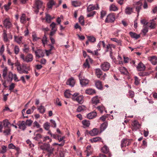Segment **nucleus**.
I'll return each instance as SVG.
<instances>
[{"label": "nucleus", "mask_w": 157, "mask_h": 157, "mask_svg": "<svg viewBox=\"0 0 157 157\" xmlns=\"http://www.w3.org/2000/svg\"><path fill=\"white\" fill-rule=\"evenodd\" d=\"M13 75L11 71H9L8 72L7 75H6V78L3 79L8 82H11L13 78Z\"/></svg>", "instance_id": "nucleus-11"}, {"label": "nucleus", "mask_w": 157, "mask_h": 157, "mask_svg": "<svg viewBox=\"0 0 157 157\" xmlns=\"http://www.w3.org/2000/svg\"><path fill=\"white\" fill-rule=\"evenodd\" d=\"M86 152L87 153L86 156H88L91 155L93 151V149L90 145H88L86 147Z\"/></svg>", "instance_id": "nucleus-18"}, {"label": "nucleus", "mask_w": 157, "mask_h": 157, "mask_svg": "<svg viewBox=\"0 0 157 157\" xmlns=\"http://www.w3.org/2000/svg\"><path fill=\"white\" fill-rule=\"evenodd\" d=\"M77 111L78 112H81L82 111H84L86 110V107L83 105H82L78 106L77 109Z\"/></svg>", "instance_id": "nucleus-42"}, {"label": "nucleus", "mask_w": 157, "mask_h": 157, "mask_svg": "<svg viewBox=\"0 0 157 157\" xmlns=\"http://www.w3.org/2000/svg\"><path fill=\"white\" fill-rule=\"evenodd\" d=\"M134 78L135 80V82H134V84L138 86L140 84V79L139 78L136 76H134Z\"/></svg>", "instance_id": "nucleus-39"}, {"label": "nucleus", "mask_w": 157, "mask_h": 157, "mask_svg": "<svg viewBox=\"0 0 157 157\" xmlns=\"http://www.w3.org/2000/svg\"><path fill=\"white\" fill-rule=\"evenodd\" d=\"M10 124V122L7 120H4L3 121V126L4 128H9L8 127L9 125Z\"/></svg>", "instance_id": "nucleus-45"}, {"label": "nucleus", "mask_w": 157, "mask_h": 157, "mask_svg": "<svg viewBox=\"0 0 157 157\" xmlns=\"http://www.w3.org/2000/svg\"><path fill=\"white\" fill-rule=\"evenodd\" d=\"M92 101L93 104L96 105L99 103L100 101L98 99V97L96 96L92 98Z\"/></svg>", "instance_id": "nucleus-31"}, {"label": "nucleus", "mask_w": 157, "mask_h": 157, "mask_svg": "<svg viewBox=\"0 0 157 157\" xmlns=\"http://www.w3.org/2000/svg\"><path fill=\"white\" fill-rule=\"evenodd\" d=\"M146 25L147 26H149L151 29L154 28L155 26V24L153 20L151 22L147 23Z\"/></svg>", "instance_id": "nucleus-29"}, {"label": "nucleus", "mask_w": 157, "mask_h": 157, "mask_svg": "<svg viewBox=\"0 0 157 157\" xmlns=\"http://www.w3.org/2000/svg\"><path fill=\"white\" fill-rule=\"evenodd\" d=\"M132 129L133 130L136 131V130L139 129L140 127V124L136 121H134L133 122H132Z\"/></svg>", "instance_id": "nucleus-13"}, {"label": "nucleus", "mask_w": 157, "mask_h": 157, "mask_svg": "<svg viewBox=\"0 0 157 157\" xmlns=\"http://www.w3.org/2000/svg\"><path fill=\"white\" fill-rule=\"evenodd\" d=\"M96 116V112H93L88 113L87 115V117L89 119H91L95 117Z\"/></svg>", "instance_id": "nucleus-19"}, {"label": "nucleus", "mask_w": 157, "mask_h": 157, "mask_svg": "<svg viewBox=\"0 0 157 157\" xmlns=\"http://www.w3.org/2000/svg\"><path fill=\"white\" fill-rule=\"evenodd\" d=\"M46 20L48 22H50L51 20L52 19L50 15L48 14H46Z\"/></svg>", "instance_id": "nucleus-49"}, {"label": "nucleus", "mask_w": 157, "mask_h": 157, "mask_svg": "<svg viewBox=\"0 0 157 157\" xmlns=\"http://www.w3.org/2000/svg\"><path fill=\"white\" fill-rule=\"evenodd\" d=\"M106 13L104 11L102 10L101 12V18L102 19L106 15Z\"/></svg>", "instance_id": "nucleus-64"}, {"label": "nucleus", "mask_w": 157, "mask_h": 157, "mask_svg": "<svg viewBox=\"0 0 157 157\" xmlns=\"http://www.w3.org/2000/svg\"><path fill=\"white\" fill-rule=\"evenodd\" d=\"M82 123L84 126L86 127H88L90 125V121L86 120H83Z\"/></svg>", "instance_id": "nucleus-38"}, {"label": "nucleus", "mask_w": 157, "mask_h": 157, "mask_svg": "<svg viewBox=\"0 0 157 157\" xmlns=\"http://www.w3.org/2000/svg\"><path fill=\"white\" fill-rule=\"evenodd\" d=\"M8 147L10 149H15L17 152H18L20 148L18 147H16L13 144H10L9 145Z\"/></svg>", "instance_id": "nucleus-32"}, {"label": "nucleus", "mask_w": 157, "mask_h": 157, "mask_svg": "<svg viewBox=\"0 0 157 157\" xmlns=\"http://www.w3.org/2000/svg\"><path fill=\"white\" fill-rule=\"evenodd\" d=\"M108 124L107 122H105L102 124L100 126V129L101 131H104L107 127Z\"/></svg>", "instance_id": "nucleus-36"}, {"label": "nucleus", "mask_w": 157, "mask_h": 157, "mask_svg": "<svg viewBox=\"0 0 157 157\" xmlns=\"http://www.w3.org/2000/svg\"><path fill=\"white\" fill-rule=\"evenodd\" d=\"M66 83L67 85H69L71 86H73L75 83V80L73 78H71L67 81Z\"/></svg>", "instance_id": "nucleus-24"}, {"label": "nucleus", "mask_w": 157, "mask_h": 157, "mask_svg": "<svg viewBox=\"0 0 157 157\" xmlns=\"http://www.w3.org/2000/svg\"><path fill=\"white\" fill-rule=\"evenodd\" d=\"M86 93L90 95H92L95 93V91L94 90L90 89L86 90Z\"/></svg>", "instance_id": "nucleus-37"}, {"label": "nucleus", "mask_w": 157, "mask_h": 157, "mask_svg": "<svg viewBox=\"0 0 157 157\" xmlns=\"http://www.w3.org/2000/svg\"><path fill=\"white\" fill-rule=\"evenodd\" d=\"M115 20V15L114 13H110L107 16L105 20L106 23L112 22Z\"/></svg>", "instance_id": "nucleus-5"}, {"label": "nucleus", "mask_w": 157, "mask_h": 157, "mask_svg": "<svg viewBox=\"0 0 157 157\" xmlns=\"http://www.w3.org/2000/svg\"><path fill=\"white\" fill-rule=\"evenodd\" d=\"M38 110L40 113H43L45 111V109L44 107L41 105L38 108Z\"/></svg>", "instance_id": "nucleus-41"}, {"label": "nucleus", "mask_w": 157, "mask_h": 157, "mask_svg": "<svg viewBox=\"0 0 157 157\" xmlns=\"http://www.w3.org/2000/svg\"><path fill=\"white\" fill-rule=\"evenodd\" d=\"M42 138V136L40 134H37L36 136L33 138L35 140L38 141L39 139Z\"/></svg>", "instance_id": "nucleus-47"}, {"label": "nucleus", "mask_w": 157, "mask_h": 157, "mask_svg": "<svg viewBox=\"0 0 157 157\" xmlns=\"http://www.w3.org/2000/svg\"><path fill=\"white\" fill-rule=\"evenodd\" d=\"M133 12V8L130 7H127L125 9V13L127 14H130Z\"/></svg>", "instance_id": "nucleus-22"}, {"label": "nucleus", "mask_w": 157, "mask_h": 157, "mask_svg": "<svg viewBox=\"0 0 157 157\" xmlns=\"http://www.w3.org/2000/svg\"><path fill=\"white\" fill-rule=\"evenodd\" d=\"M148 60L154 65L157 64V57L156 56H150L148 58Z\"/></svg>", "instance_id": "nucleus-10"}, {"label": "nucleus", "mask_w": 157, "mask_h": 157, "mask_svg": "<svg viewBox=\"0 0 157 157\" xmlns=\"http://www.w3.org/2000/svg\"><path fill=\"white\" fill-rule=\"evenodd\" d=\"M132 139H123L121 142V147L122 148L124 147H126L127 146L129 145L132 140Z\"/></svg>", "instance_id": "nucleus-4"}, {"label": "nucleus", "mask_w": 157, "mask_h": 157, "mask_svg": "<svg viewBox=\"0 0 157 157\" xmlns=\"http://www.w3.org/2000/svg\"><path fill=\"white\" fill-rule=\"evenodd\" d=\"M73 100H75L76 101L80 104H82L83 102V97L82 96L80 95L76 98H75Z\"/></svg>", "instance_id": "nucleus-27"}, {"label": "nucleus", "mask_w": 157, "mask_h": 157, "mask_svg": "<svg viewBox=\"0 0 157 157\" xmlns=\"http://www.w3.org/2000/svg\"><path fill=\"white\" fill-rule=\"evenodd\" d=\"M109 9L110 10L113 11H116L118 10L117 7L113 4H112L110 6Z\"/></svg>", "instance_id": "nucleus-50"}, {"label": "nucleus", "mask_w": 157, "mask_h": 157, "mask_svg": "<svg viewBox=\"0 0 157 157\" xmlns=\"http://www.w3.org/2000/svg\"><path fill=\"white\" fill-rule=\"evenodd\" d=\"M143 5V3L140 1L137 2L135 5L134 7L136 9V10L137 12V16L139 15L140 10L141 9Z\"/></svg>", "instance_id": "nucleus-8"}, {"label": "nucleus", "mask_w": 157, "mask_h": 157, "mask_svg": "<svg viewBox=\"0 0 157 157\" xmlns=\"http://www.w3.org/2000/svg\"><path fill=\"white\" fill-rule=\"evenodd\" d=\"M11 2H9L7 4L4 5V9L6 11H7L10 9V6L11 5Z\"/></svg>", "instance_id": "nucleus-53"}, {"label": "nucleus", "mask_w": 157, "mask_h": 157, "mask_svg": "<svg viewBox=\"0 0 157 157\" xmlns=\"http://www.w3.org/2000/svg\"><path fill=\"white\" fill-rule=\"evenodd\" d=\"M99 7L98 4H96V6H94L93 5H90L87 7V10L88 12H90L94 10H98Z\"/></svg>", "instance_id": "nucleus-15"}, {"label": "nucleus", "mask_w": 157, "mask_h": 157, "mask_svg": "<svg viewBox=\"0 0 157 157\" xmlns=\"http://www.w3.org/2000/svg\"><path fill=\"white\" fill-rule=\"evenodd\" d=\"M25 15L23 14L20 18L21 22L22 23H24L26 22Z\"/></svg>", "instance_id": "nucleus-43"}, {"label": "nucleus", "mask_w": 157, "mask_h": 157, "mask_svg": "<svg viewBox=\"0 0 157 157\" xmlns=\"http://www.w3.org/2000/svg\"><path fill=\"white\" fill-rule=\"evenodd\" d=\"M95 84L96 87L99 89L101 90L102 89V86L101 81L99 80H97L95 82Z\"/></svg>", "instance_id": "nucleus-26"}, {"label": "nucleus", "mask_w": 157, "mask_h": 157, "mask_svg": "<svg viewBox=\"0 0 157 157\" xmlns=\"http://www.w3.org/2000/svg\"><path fill=\"white\" fill-rule=\"evenodd\" d=\"M4 129L3 133L5 135H8L10 134L11 129L10 128H4Z\"/></svg>", "instance_id": "nucleus-34"}, {"label": "nucleus", "mask_w": 157, "mask_h": 157, "mask_svg": "<svg viewBox=\"0 0 157 157\" xmlns=\"http://www.w3.org/2000/svg\"><path fill=\"white\" fill-rule=\"evenodd\" d=\"M2 76L3 78H6V75H7L8 72V70L7 67H5L2 70Z\"/></svg>", "instance_id": "nucleus-23"}, {"label": "nucleus", "mask_w": 157, "mask_h": 157, "mask_svg": "<svg viewBox=\"0 0 157 157\" xmlns=\"http://www.w3.org/2000/svg\"><path fill=\"white\" fill-rule=\"evenodd\" d=\"M95 73L97 77L100 78L102 74V72L99 68H97L95 69Z\"/></svg>", "instance_id": "nucleus-28"}, {"label": "nucleus", "mask_w": 157, "mask_h": 157, "mask_svg": "<svg viewBox=\"0 0 157 157\" xmlns=\"http://www.w3.org/2000/svg\"><path fill=\"white\" fill-rule=\"evenodd\" d=\"M79 23L82 25H84V17L82 16H81L79 18Z\"/></svg>", "instance_id": "nucleus-52"}, {"label": "nucleus", "mask_w": 157, "mask_h": 157, "mask_svg": "<svg viewBox=\"0 0 157 157\" xmlns=\"http://www.w3.org/2000/svg\"><path fill=\"white\" fill-rule=\"evenodd\" d=\"M40 125L36 121H35L33 123V127H36L37 128H40Z\"/></svg>", "instance_id": "nucleus-63"}, {"label": "nucleus", "mask_w": 157, "mask_h": 157, "mask_svg": "<svg viewBox=\"0 0 157 157\" xmlns=\"http://www.w3.org/2000/svg\"><path fill=\"white\" fill-rule=\"evenodd\" d=\"M87 38L89 41L92 42H94L96 41V38L93 36H88Z\"/></svg>", "instance_id": "nucleus-48"}, {"label": "nucleus", "mask_w": 157, "mask_h": 157, "mask_svg": "<svg viewBox=\"0 0 157 157\" xmlns=\"http://www.w3.org/2000/svg\"><path fill=\"white\" fill-rule=\"evenodd\" d=\"M102 151L104 153H107L109 152V148L106 146L105 145L101 148Z\"/></svg>", "instance_id": "nucleus-35"}, {"label": "nucleus", "mask_w": 157, "mask_h": 157, "mask_svg": "<svg viewBox=\"0 0 157 157\" xmlns=\"http://www.w3.org/2000/svg\"><path fill=\"white\" fill-rule=\"evenodd\" d=\"M20 58L23 60L27 63L31 62L33 59V56L31 54H27L25 56L24 54H21L20 56Z\"/></svg>", "instance_id": "nucleus-3"}, {"label": "nucleus", "mask_w": 157, "mask_h": 157, "mask_svg": "<svg viewBox=\"0 0 157 157\" xmlns=\"http://www.w3.org/2000/svg\"><path fill=\"white\" fill-rule=\"evenodd\" d=\"M138 74L140 76L144 77L148 75L149 73L147 72H139Z\"/></svg>", "instance_id": "nucleus-54"}, {"label": "nucleus", "mask_w": 157, "mask_h": 157, "mask_svg": "<svg viewBox=\"0 0 157 157\" xmlns=\"http://www.w3.org/2000/svg\"><path fill=\"white\" fill-rule=\"evenodd\" d=\"M50 121L52 124V127L54 128H56V124L55 121L51 119L50 120Z\"/></svg>", "instance_id": "nucleus-60"}, {"label": "nucleus", "mask_w": 157, "mask_h": 157, "mask_svg": "<svg viewBox=\"0 0 157 157\" xmlns=\"http://www.w3.org/2000/svg\"><path fill=\"white\" fill-rule=\"evenodd\" d=\"M78 94L77 93H75L73 95L71 94L70 90H67L64 92V96L66 98H69L71 96H73V99H74L75 97H76Z\"/></svg>", "instance_id": "nucleus-9"}, {"label": "nucleus", "mask_w": 157, "mask_h": 157, "mask_svg": "<svg viewBox=\"0 0 157 157\" xmlns=\"http://www.w3.org/2000/svg\"><path fill=\"white\" fill-rule=\"evenodd\" d=\"M88 12L89 13L87 14V17H93L95 14L96 12L95 11H92Z\"/></svg>", "instance_id": "nucleus-55"}, {"label": "nucleus", "mask_w": 157, "mask_h": 157, "mask_svg": "<svg viewBox=\"0 0 157 157\" xmlns=\"http://www.w3.org/2000/svg\"><path fill=\"white\" fill-rule=\"evenodd\" d=\"M35 53L36 57L38 58L43 57L44 55V52L42 50L39 49L35 52Z\"/></svg>", "instance_id": "nucleus-14"}, {"label": "nucleus", "mask_w": 157, "mask_h": 157, "mask_svg": "<svg viewBox=\"0 0 157 157\" xmlns=\"http://www.w3.org/2000/svg\"><path fill=\"white\" fill-rule=\"evenodd\" d=\"M17 124L19 126V129L22 130H24L26 128V125L24 121H19Z\"/></svg>", "instance_id": "nucleus-12"}, {"label": "nucleus", "mask_w": 157, "mask_h": 157, "mask_svg": "<svg viewBox=\"0 0 157 157\" xmlns=\"http://www.w3.org/2000/svg\"><path fill=\"white\" fill-rule=\"evenodd\" d=\"M129 34L132 38H134L136 39H137L140 37V34H137L136 33L130 32L129 33Z\"/></svg>", "instance_id": "nucleus-21"}, {"label": "nucleus", "mask_w": 157, "mask_h": 157, "mask_svg": "<svg viewBox=\"0 0 157 157\" xmlns=\"http://www.w3.org/2000/svg\"><path fill=\"white\" fill-rule=\"evenodd\" d=\"M33 121L30 120H27L25 122V124L26 125H27L29 126H30L32 123Z\"/></svg>", "instance_id": "nucleus-59"}, {"label": "nucleus", "mask_w": 157, "mask_h": 157, "mask_svg": "<svg viewBox=\"0 0 157 157\" xmlns=\"http://www.w3.org/2000/svg\"><path fill=\"white\" fill-rule=\"evenodd\" d=\"M40 148L47 152L46 155L48 157H53L54 156V148L51 147L49 144L45 143L44 144L40 145Z\"/></svg>", "instance_id": "nucleus-1"}, {"label": "nucleus", "mask_w": 157, "mask_h": 157, "mask_svg": "<svg viewBox=\"0 0 157 157\" xmlns=\"http://www.w3.org/2000/svg\"><path fill=\"white\" fill-rule=\"evenodd\" d=\"M145 67L144 65L141 62L137 66V68L138 71H143L145 70Z\"/></svg>", "instance_id": "nucleus-20"}, {"label": "nucleus", "mask_w": 157, "mask_h": 157, "mask_svg": "<svg viewBox=\"0 0 157 157\" xmlns=\"http://www.w3.org/2000/svg\"><path fill=\"white\" fill-rule=\"evenodd\" d=\"M111 40L117 43L119 45L121 44V41L116 38H112L111 39Z\"/></svg>", "instance_id": "nucleus-57"}, {"label": "nucleus", "mask_w": 157, "mask_h": 157, "mask_svg": "<svg viewBox=\"0 0 157 157\" xmlns=\"http://www.w3.org/2000/svg\"><path fill=\"white\" fill-rule=\"evenodd\" d=\"M119 69L121 73L123 74H126L127 72L126 69L124 67H119Z\"/></svg>", "instance_id": "nucleus-40"}, {"label": "nucleus", "mask_w": 157, "mask_h": 157, "mask_svg": "<svg viewBox=\"0 0 157 157\" xmlns=\"http://www.w3.org/2000/svg\"><path fill=\"white\" fill-rule=\"evenodd\" d=\"M99 132V131L98 129L94 128L89 132V133L91 136H94L98 135Z\"/></svg>", "instance_id": "nucleus-16"}, {"label": "nucleus", "mask_w": 157, "mask_h": 157, "mask_svg": "<svg viewBox=\"0 0 157 157\" xmlns=\"http://www.w3.org/2000/svg\"><path fill=\"white\" fill-rule=\"evenodd\" d=\"M44 6L43 5V2L40 0H35L33 6V11L36 13L39 12L40 8H42L44 10Z\"/></svg>", "instance_id": "nucleus-2"}, {"label": "nucleus", "mask_w": 157, "mask_h": 157, "mask_svg": "<svg viewBox=\"0 0 157 157\" xmlns=\"http://www.w3.org/2000/svg\"><path fill=\"white\" fill-rule=\"evenodd\" d=\"M42 42L44 45L47 43V38L46 36V35L44 34L43 37V38L42 40Z\"/></svg>", "instance_id": "nucleus-51"}, {"label": "nucleus", "mask_w": 157, "mask_h": 157, "mask_svg": "<svg viewBox=\"0 0 157 157\" xmlns=\"http://www.w3.org/2000/svg\"><path fill=\"white\" fill-rule=\"evenodd\" d=\"M14 40L18 44H21L22 41L21 40L22 37L21 36H14Z\"/></svg>", "instance_id": "nucleus-30"}, {"label": "nucleus", "mask_w": 157, "mask_h": 157, "mask_svg": "<svg viewBox=\"0 0 157 157\" xmlns=\"http://www.w3.org/2000/svg\"><path fill=\"white\" fill-rule=\"evenodd\" d=\"M14 50L15 53L16 55L18 53L20 50V49L18 46H15L14 47Z\"/></svg>", "instance_id": "nucleus-58"}, {"label": "nucleus", "mask_w": 157, "mask_h": 157, "mask_svg": "<svg viewBox=\"0 0 157 157\" xmlns=\"http://www.w3.org/2000/svg\"><path fill=\"white\" fill-rule=\"evenodd\" d=\"M53 5L56 6V4L53 0H50L47 4L48 7V8H52Z\"/></svg>", "instance_id": "nucleus-25"}, {"label": "nucleus", "mask_w": 157, "mask_h": 157, "mask_svg": "<svg viewBox=\"0 0 157 157\" xmlns=\"http://www.w3.org/2000/svg\"><path fill=\"white\" fill-rule=\"evenodd\" d=\"M79 79L80 81L81 84L82 86H85L89 83V80L85 79L84 77H82L81 75V74H80L78 75Z\"/></svg>", "instance_id": "nucleus-6"}, {"label": "nucleus", "mask_w": 157, "mask_h": 157, "mask_svg": "<svg viewBox=\"0 0 157 157\" xmlns=\"http://www.w3.org/2000/svg\"><path fill=\"white\" fill-rule=\"evenodd\" d=\"M43 127L46 130L48 131L50 127V124L48 122H46L44 124Z\"/></svg>", "instance_id": "nucleus-33"}, {"label": "nucleus", "mask_w": 157, "mask_h": 157, "mask_svg": "<svg viewBox=\"0 0 157 157\" xmlns=\"http://www.w3.org/2000/svg\"><path fill=\"white\" fill-rule=\"evenodd\" d=\"M3 24L4 26L7 28L9 29L12 26V24L10 21L7 18L5 19L4 21Z\"/></svg>", "instance_id": "nucleus-17"}, {"label": "nucleus", "mask_w": 157, "mask_h": 157, "mask_svg": "<svg viewBox=\"0 0 157 157\" xmlns=\"http://www.w3.org/2000/svg\"><path fill=\"white\" fill-rule=\"evenodd\" d=\"M101 69L104 71H108L110 67V64L108 62H105L101 65Z\"/></svg>", "instance_id": "nucleus-7"}, {"label": "nucleus", "mask_w": 157, "mask_h": 157, "mask_svg": "<svg viewBox=\"0 0 157 157\" xmlns=\"http://www.w3.org/2000/svg\"><path fill=\"white\" fill-rule=\"evenodd\" d=\"M101 140V138L99 137H96L93 138L92 139H90V140L91 142L92 143L93 142H96L98 141H99Z\"/></svg>", "instance_id": "nucleus-46"}, {"label": "nucleus", "mask_w": 157, "mask_h": 157, "mask_svg": "<svg viewBox=\"0 0 157 157\" xmlns=\"http://www.w3.org/2000/svg\"><path fill=\"white\" fill-rule=\"evenodd\" d=\"M97 109L101 113H102L103 110L104 109V107L103 106H98L97 107Z\"/></svg>", "instance_id": "nucleus-61"}, {"label": "nucleus", "mask_w": 157, "mask_h": 157, "mask_svg": "<svg viewBox=\"0 0 157 157\" xmlns=\"http://www.w3.org/2000/svg\"><path fill=\"white\" fill-rule=\"evenodd\" d=\"M7 151L6 147L3 145L2 146V150H1V153L4 154Z\"/></svg>", "instance_id": "nucleus-56"}, {"label": "nucleus", "mask_w": 157, "mask_h": 157, "mask_svg": "<svg viewBox=\"0 0 157 157\" xmlns=\"http://www.w3.org/2000/svg\"><path fill=\"white\" fill-rule=\"evenodd\" d=\"M24 48L23 49V51L25 52L28 53L29 51V48L27 47L26 44L24 45Z\"/></svg>", "instance_id": "nucleus-62"}, {"label": "nucleus", "mask_w": 157, "mask_h": 157, "mask_svg": "<svg viewBox=\"0 0 157 157\" xmlns=\"http://www.w3.org/2000/svg\"><path fill=\"white\" fill-rule=\"evenodd\" d=\"M3 37L4 39V40L5 42H7L8 40V39L7 38V34H6V30H3Z\"/></svg>", "instance_id": "nucleus-44"}]
</instances>
